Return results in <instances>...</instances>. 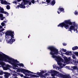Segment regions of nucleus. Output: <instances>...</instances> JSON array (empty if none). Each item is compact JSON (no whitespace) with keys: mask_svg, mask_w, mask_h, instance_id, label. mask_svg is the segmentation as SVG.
I'll return each mask as SVG.
<instances>
[{"mask_svg":"<svg viewBox=\"0 0 78 78\" xmlns=\"http://www.w3.org/2000/svg\"><path fill=\"white\" fill-rule=\"evenodd\" d=\"M48 49H49L51 50V52H50V55H52V57L53 58H54L55 60L57 62V63L59 66H60L61 68H59L58 67H57L56 68V69L57 70H58L59 69L62 68L64 66H65L66 65L65 64H63L61 63V62L62 61L64 63H66L67 64V62H69V61H70L71 59V58L70 57H69L67 59V58L65 56H64L63 55H62V57L64 58V60L62 58H61L60 56H57L56 55L57 54H58V50H57L53 46H49L48 48Z\"/></svg>","mask_w":78,"mask_h":78,"instance_id":"f257e3e1","label":"nucleus"},{"mask_svg":"<svg viewBox=\"0 0 78 78\" xmlns=\"http://www.w3.org/2000/svg\"><path fill=\"white\" fill-rule=\"evenodd\" d=\"M0 61H4L5 62H8L9 63H10L11 65L12 66L13 69H17V68L16 67H18L17 66L20 67H23L24 66L23 64L22 63H19V62L17 60H15L5 55L3 56L0 55ZM0 65L5 66V63L0 62Z\"/></svg>","mask_w":78,"mask_h":78,"instance_id":"f03ea898","label":"nucleus"},{"mask_svg":"<svg viewBox=\"0 0 78 78\" xmlns=\"http://www.w3.org/2000/svg\"><path fill=\"white\" fill-rule=\"evenodd\" d=\"M14 32L11 30H8L5 33V37L7 42L10 44H12L13 42L15 41V39H14Z\"/></svg>","mask_w":78,"mask_h":78,"instance_id":"7ed1b4c3","label":"nucleus"},{"mask_svg":"<svg viewBox=\"0 0 78 78\" xmlns=\"http://www.w3.org/2000/svg\"><path fill=\"white\" fill-rule=\"evenodd\" d=\"M52 76H54L55 75L56 76H58L59 78H70V76L66 75H62L59 72L55 70H51L50 73Z\"/></svg>","mask_w":78,"mask_h":78,"instance_id":"20e7f679","label":"nucleus"},{"mask_svg":"<svg viewBox=\"0 0 78 78\" xmlns=\"http://www.w3.org/2000/svg\"><path fill=\"white\" fill-rule=\"evenodd\" d=\"M68 24H69V25H72V22L70 21V20H66L65 21L64 23H61L58 25V27H64L66 29H68L69 28V27Z\"/></svg>","mask_w":78,"mask_h":78,"instance_id":"39448f33","label":"nucleus"},{"mask_svg":"<svg viewBox=\"0 0 78 78\" xmlns=\"http://www.w3.org/2000/svg\"><path fill=\"white\" fill-rule=\"evenodd\" d=\"M20 70L21 72H22L26 76H31V77H37V76L35 75H32L28 74L30 73H33L31 72V71L26 69H20ZM25 72H27V73H26Z\"/></svg>","mask_w":78,"mask_h":78,"instance_id":"423d86ee","label":"nucleus"},{"mask_svg":"<svg viewBox=\"0 0 78 78\" xmlns=\"http://www.w3.org/2000/svg\"><path fill=\"white\" fill-rule=\"evenodd\" d=\"M78 28V26H76V24H75L73 25H72L70 26L69 28V31H71L72 32V30H73L74 32L76 33H77L78 32V30H76V29H75V28Z\"/></svg>","mask_w":78,"mask_h":78,"instance_id":"0eeeda50","label":"nucleus"},{"mask_svg":"<svg viewBox=\"0 0 78 78\" xmlns=\"http://www.w3.org/2000/svg\"><path fill=\"white\" fill-rule=\"evenodd\" d=\"M25 2H22L21 5H18L17 6V8H25V6H24L25 5H26V4H25Z\"/></svg>","mask_w":78,"mask_h":78,"instance_id":"6e6552de","label":"nucleus"},{"mask_svg":"<svg viewBox=\"0 0 78 78\" xmlns=\"http://www.w3.org/2000/svg\"><path fill=\"white\" fill-rule=\"evenodd\" d=\"M9 70L11 71V74L12 75V77H14V76H17V75L16 74V72L15 71H12L11 69H9Z\"/></svg>","mask_w":78,"mask_h":78,"instance_id":"1a4fd4ad","label":"nucleus"},{"mask_svg":"<svg viewBox=\"0 0 78 78\" xmlns=\"http://www.w3.org/2000/svg\"><path fill=\"white\" fill-rule=\"evenodd\" d=\"M0 12L1 13H3L4 14H7V15H8V12H6L5 11H4V9L3 8H1V7L0 6Z\"/></svg>","mask_w":78,"mask_h":78,"instance_id":"9d476101","label":"nucleus"},{"mask_svg":"<svg viewBox=\"0 0 78 78\" xmlns=\"http://www.w3.org/2000/svg\"><path fill=\"white\" fill-rule=\"evenodd\" d=\"M2 0L1 2V4H3V5H9L10 4V3L6 1H3V0Z\"/></svg>","mask_w":78,"mask_h":78,"instance_id":"9b49d317","label":"nucleus"},{"mask_svg":"<svg viewBox=\"0 0 78 78\" xmlns=\"http://www.w3.org/2000/svg\"><path fill=\"white\" fill-rule=\"evenodd\" d=\"M44 1H45L46 0V2H42V4H46V5H45V6H47V5H48V3H50V0H44Z\"/></svg>","mask_w":78,"mask_h":78,"instance_id":"f8f14e48","label":"nucleus"},{"mask_svg":"<svg viewBox=\"0 0 78 78\" xmlns=\"http://www.w3.org/2000/svg\"><path fill=\"white\" fill-rule=\"evenodd\" d=\"M6 66L7 67L2 66L3 70H8V68L9 69V68H10V67H11L10 66H9V65H7Z\"/></svg>","mask_w":78,"mask_h":78,"instance_id":"ddd939ff","label":"nucleus"},{"mask_svg":"<svg viewBox=\"0 0 78 78\" xmlns=\"http://www.w3.org/2000/svg\"><path fill=\"white\" fill-rule=\"evenodd\" d=\"M64 10V9L63 8H59L58 9V11H57V12L58 14H60V12H61V11H63Z\"/></svg>","mask_w":78,"mask_h":78,"instance_id":"4468645a","label":"nucleus"},{"mask_svg":"<svg viewBox=\"0 0 78 78\" xmlns=\"http://www.w3.org/2000/svg\"><path fill=\"white\" fill-rule=\"evenodd\" d=\"M10 75V74L8 73H6L4 75L5 78H8V77Z\"/></svg>","mask_w":78,"mask_h":78,"instance_id":"2eb2a0df","label":"nucleus"},{"mask_svg":"<svg viewBox=\"0 0 78 78\" xmlns=\"http://www.w3.org/2000/svg\"><path fill=\"white\" fill-rule=\"evenodd\" d=\"M45 72H46L44 71H42L40 73L37 72V75H38L40 76V75H41L42 74L44 73H45Z\"/></svg>","mask_w":78,"mask_h":78,"instance_id":"dca6fc26","label":"nucleus"},{"mask_svg":"<svg viewBox=\"0 0 78 78\" xmlns=\"http://www.w3.org/2000/svg\"><path fill=\"white\" fill-rule=\"evenodd\" d=\"M71 68L74 70H77L78 67L76 66H71Z\"/></svg>","mask_w":78,"mask_h":78,"instance_id":"f3484780","label":"nucleus"},{"mask_svg":"<svg viewBox=\"0 0 78 78\" xmlns=\"http://www.w3.org/2000/svg\"><path fill=\"white\" fill-rule=\"evenodd\" d=\"M78 49V47L77 46H75L72 48L73 50H75Z\"/></svg>","mask_w":78,"mask_h":78,"instance_id":"a211bd4d","label":"nucleus"},{"mask_svg":"<svg viewBox=\"0 0 78 78\" xmlns=\"http://www.w3.org/2000/svg\"><path fill=\"white\" fill-rule=\"evenodd\" d=\"M27 5H29L30 6L31 5V2H30V1H27Z\"/></svg>","mask_w":78,"mask_h":78,"instance_id":"6ab92c4d","label":"nucleus"},{"mask_svg":"<svg viewBox=\"0 0 78 78\" xmlns=\"http://www.w3.org/2000/svg\"><path fill=\"white\" fill-rule=\"evenodd\" d=\"M60 51L62 54H64L63 53L64 52V49H62L60 50Z\"/></svg>","mask_w":78,"mask_h":78,"instance_id":"aec40b11","label":"nucleus"},{"mask_svg":"<svg viewBox=\"0 0 78 78\" xmlns=\"http://www.w3.org/2000/svg\"><path fill=\"white\" fill-rule=\"evenodd\" d=\"M54 4H55V1L53 0V1H52L51 5H52V6H53Z\"/></svg>","mask_w":78,"mask_h":78,"instance_id":"412c9836","label":"nucleus"},{"mask_svg":"<svg viewBox=\"0 0 78 78\" xmlns=\"http://www.w3.org/2000/svg\"><path fill=\"white\" fill-rule=\"evenodd\" d=\"M6 9H10V6H9V5H7Z\"/></svg>","mask_w":78,"mask_h":78,"instance_id":"4be33fe9","label":"nucleus"},{"mask_svg":"<svg viewBox=\"0 0 78 78\" xmlns=\"http://www.w3.org/2000/svg\"><path fill=\"white\" fill-rule=\"evenodd\" d=\"M5 24L4 23L2 22L1 23V25L3 27H4V26H5Z\"/></svg>","mask_w":78,"mask_h":78,"instance_id":"5701e85b","label":"nucleus"},{"mask_svg":"<svg viewBox=\"0 0 78 78\" xmlns=\"http://www.w3.org/2000/svg\"><path fill=\"white\" fill-rule=\"evenodd\" d=\"M73 59H76V57H75V55H73L72 56Z\"/></svg>","mask_w":78,"mask_h":78,"instance_id":"b1692460","label":"nucleus"},{"mask_svg":"<svg viewBox=\"0 0 78 78\" xmlns=\"http://www.w3.org/2000/svg\"><path fill=\"white\" fill-rule=\"evenodd\" d=\"M34 2H35V1H34V0H32L31 1V3H33V4H34Z\"/></svg>","mask_w":78,"mask_h":78,"instance_id":"393cba45","label":"nucleus"},{"mask_svg":"<svg viewBox=\"0 0 78 78\" xmlns=\"http://www.w3.org/2000/svg\"><path fill=\"white\" fill-rule=\"evenodd\" d=\"M65 54L66 55H69V51H67V52H66V53H65Z\"/></svg>","mask_w":78,"mask_h":78,"instance_id":"a878e982","label":"nucleus"},{"mask_svg":"<svg viewBox=\"0 0 78 78\" xmlns=\"http://www.w3.org/2000/svg\"><path fill=\"white\" fill-rule=\"evenodd\" d=\"M5 30V29L2 28L1 30H0V33L2 31H3Z\"/></svg>","mask_w":78,"mask_h":78,"instance_id":"bb28decb","label":"nucleus"},{"mask_svg":"<svg viewBox=\"0 0 78 78\" xmlns=\"http://www.w3.org/2000/svg\"><path fill=\"white\" fill-rule=\"evenodd\" d=\"M69 55H72V51H69Z\"/></svg>","mask_w":78,"mask_h":78,"instance_id":"cd10ccee","label":"nucleus"},{"mask_svg":"<svg viewBox=\"0 0 78 78\" xmlns=\"http://www.w3.org/2000/svg\"><path fill=\"white\" fill-rule=\"evenodd\" d=\"M44 75L45 76H48L49 75V74H48V73H46L45 74H44Z\"/></svg>","mask_w":78,"mask_h":78,"instance_id":"c85d7f7f","label":"nucleus"},{"mask_svg":"<svg viewBox=\"0 0 78 78\" xmlns=\"http://www.w3.org/2000/svg\"><path fill=\"white\" fill-rule=\"evenodd\" d=\"M75 15H77V14H78V12L76 11H75Z\"/></svg>","mask_w":78,"mask_h":78,"instance_id":"c756f323","label":"nucleus"},{"mask_svg":"<svg viewBox=\"0 0 78 78\" xmlns=\"http://www.w3.org/2000/svg\"><path fill=\"white\" fill-rule=\"evenodd\" d=\"M3 74V71H1V73H0V75H2Z\"/></svg>","mask_w":78,"mask_h":78,"instance_id":"7c9ffc66","label":"nucleus"},{"mask_svg":"<svg viewBox=\"0 0 78 78\" xmlns=\"http://www.w3.org/2000/svg\"><path fill=\"white\" fill-rule=\"evenodd\" d=\"M66 51L67 50H66V49H63V52H66Z\"/></svg>","mask_w":78,"mask_h":78,"instance_id":"2f4dec72","label":"nucleus"},{"mask_svg":"<svg viewBox=\"0 0 78 78\" xmlns=\"http://www.w3.org/2000/svg\"><path fill=\"white\" fill-rule=\"evenodd\" d=\"M75 54L76 55L78 56V52H76L75 53Z\"/></svg>","mask_w":78,"mask_h":78,"instance_id":"473e14b6","label":"nucleus"},{"mask_svg":"<svg viewBox=\"0 0 78 78\" xmlns=\"http://www.w3.org/2000/svg\"><path fill=\"white\" fill-rule=\"evenodd\" d=\"M3 22H5V23H6V22H8V20H6L5 21H4Z\"/></svg>","mask_w":78,"mask_h":78,"instance_id":"72a5a7b5","label":"nucleus"},{"mask_svg":"<svg viewBox=\"0 0 78 78\" xmlns=\"http://www.w3.org/2000/svg\"><path fill=\"white\" fill-rule=\"evenodd\" d=\"M53 67L54 69V68H55V67H56V65H53Z\"/></svg>","mask_w":78,"mask_h":78,"instance_id":"f704fd0d","label":"nucleus"},{"mask_svg":"<svg viewBox=\"0 0 78 78\" xmlns=\"http://www.w3.org/2000/svg\"><path fill=\"white\" fill-rule=\"evenodd\" d=\"M2 28H3V27L0 25V29H2Z\"/></svg>","mask_w":78,"mask_h":78,"instance_id":"c9c22d12","label":"nucleus"},{"mask_svg":"<svg viewBox=\"0 0 78 78\" xmlns=\"http://www.w3.org/2000/svg\"><path fill=\"white\" fill-rule=\"evenodd\" d=\"M63 45H66L67 44L66 43H63Z\"/></svg>","mask_w":78,"mask_h":78,"instance_id":"e433bc0d","label":"nucleus"},{"mask_svg":"<svg viewBox=\"0 0 78 78\" xmlns=\"http://www.w3.org/2000/svg\"><path fill=\"white\" fill-rule=\"evenodd\" d=\"M18 2H20V1H21L22 0H17Z\"/></svg>","mask_w":78,"mask_h":78,"instance_id":"4c0bfd02","label":"nucleus"},{"mask_svg":"<svg viewBox=\"0 0 78 78\" xmlns=\"http://www.w3.org/2000/svg\"><path fill=\"white\" fill-rule=\"evenodd\" d=\"M59 71L61 72H62V71H61V70H59Z\"/></svg>","mask_w":78,"mask_h":78,"instance_id":"58836bf2","label":"nucleus"},{"mask_svg":"<svg viewBox=\"0 0 78 78\" xmlns=\"http://www.w3.org/2000/svg\"><path fill=\"white\" fill-rule=\"evenodd\" d=\"M0 78H3V76H0Z\"/></svg>","mask_w":78,"mask_h":78,"instance_id":"ea45409f","label":"nucleus"},{"mask_svg":"<svg viewBox=\"0 0 78 78\" xmlns=\"http://www.w3.org/2000/svg\"><path fill=\"white\" fill-rule=\"evenodd\" d=\"M0 36H2V34H0Z\"/></svg>","mask_w":78,"mask_h":78,"instance_id":"a19ab883","label":"nucleus"},{"mask_svg":"<svg viewBox=\"0 0 78 78\" xmlns=\"http://www.w3.org/2000/svg\"><path fill=\"white\" fill-rule=\"evenodd\" d=\"M29 6L27 5V7L28 8V7H29Z\"/></svg>","mask_w":78,"mask_h":78,"instance_id":"79ce46f5","label":"nucleus"},{"mask_svg":"<svg viewBox=\"0 0 78 78\" xmlns=\"http://www.w3.org/2000/svg\"><path fill=\"white\" fill-rule=\"evenodd\" d=\"M77 71L78 72V69L77 68Z\"/></svg>","mask_w":78,"mask_h":78,"instance_id":"37998d69","label":"nucleus"},{"mask_svg":"<svg viewBox=\"0 0 78 78\" xmlns=\"http://www.w3.org/2000/svg\"><path fill=\"white\" fill-rule=\"evenodd\" d=\"M43 77H45V78L46 77H45V76H43Z\"/></svg>","mask_w":78,"mask_h":78,"instance_id":"c03bdc74","label":"nucleus"},{"mask_svg":"<svg viewBox=\"0 0 78 78\" xmlns=\"http://www.w3.org/2000/svg\"><path fill=\"white\" fill-rule=\"evenodd\" d=\"M16 72H18V71H17V70L16 71Z\"/></svg>","mask_w":78,"mask_h":78,"instance_id":"a18cd8bd","label":"nucleus"},{"mask_svg":"<svg viewBox=\"0 0 78 78\" xmlns=\"http://www.w3.org/2000/svg\"><path fill=\"white\" fill-rule=\"evenodd\" d=\"M41 78H42V77L41 76Z\"/></svg>","mask_w":78,"mask_h":78,"instance_id":"49530a36","label":"nucleus"},{"mask_svg":"<svg viewBox=\"0 0 78 78\" xmlns=\"http://www.w3.org/2000/svg\"><path fill=\"white\" fill-rule=\"evenodd\" d=\"M37 2H39V1H37Z\"/></svg>","mask_w":78,"mask_h":78,"instance_id":"de8ad7c7","label":"nucleus"},{"mask_svg":"<svg viewBox=\"0 0 78 78\" xmlns=\"http://www.w3.org/2000/svg\"><path fill=\"white\" fill-rule=\"evenodd\" d=\"M69 64H70V63H69Z\"/></svg>","mask_w":78,"mask_h":78,"instance_id":"09e8293b","label":"nucleus"},{"mask_svg":"<svg viewBox=\"0 0 78 78\" xmlns=\"http://www.w3.org/2000/svg\"><path fill=\"white\" fill-rule=\"evenodd\" d=\"M4 28H5V27Z\"/></svg>","mask_w":78,"mask_h":78,"instance_id":"8fccbe9b","label":"nucleus"},{"mask_svg":"<svg viewBox=\"0 0 78 78\" xmlns=\"http://www.w3.org/2000/svg\"><path fill=\"white\" fill-rule=\"evenodd\" d=\"M28 37L29 38V37Z\"/></svg>","mask_w":78,"mask_h":78,"instance_id":"3c124183","label":"nucleus"},{"mask_svg":"<svg viewBox=\"0 0 78 78\" xmlns=\"http://www.w3.org/2000/svg\"><path fill=\"white\" fill-rule=\"evenodd\" d=\"M70 78H71V77H70Z\"/></svg>","mask_w":78,"mask_h":78,"instance_id":"603ef678","label":"nucleus"}]
</instances>
